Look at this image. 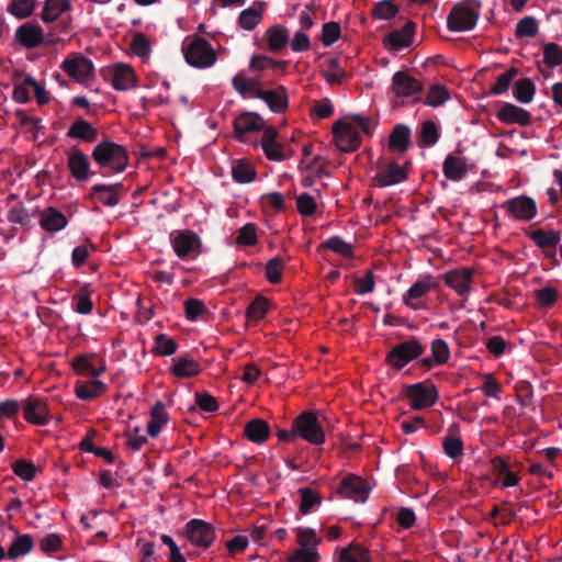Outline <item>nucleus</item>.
I'll return each mask as SVG.
<instances>
[{
	"mask_svg": "<svg viewBox=\"0 0 562 562\" xmlns=\"http://www.w3.org/2000/svg\"><path fill=\"white\" fill-rule=\"evenodd\" d=\"M334 143L344 153L357 150L362 142V135L371 134L369 120L359 116H345L333 126Z\"/></svg>",
	"mask_w": 562,
	"mask_h": 562,
	"instance_id": "obj_1",
	"label": "nucleus"
},
{
	"mask_svg": "<svg viewBox=\"0 0 562 562\" xmlns=\"http://www.w3.org/2000/svg\"><path fill=\"white\" fill-rule=\"evenodd\" d=\"M186 61L194 68L206 69L217 61V53L212 44L196 34L188 35L181 45Z\"/></svg>",
	"mask_w": 562,
	"mask_h": 562,
	"instance_id": "obj_2",
	"label": "nucleus"
},
{
	"mask_svg": "<svg viewBox=\"0 0 562 562\" xmlns=\"http://www.w3.org/2000/svg\"><path fill=\"white\" fill-rule=\"evenodd\" d=\"M92 158L99 167L115 173L124 171L130 161L126 148L110 139H103L94 146Z\"/></svg>",
	"mask_w": 562,
	"mask_h": 562,
	"instance_id": "obj_3",
	"label": "nucleus"
},
{
	"mask_svg": "<svg viewBox=\"0 0 562 562\" xmlns=\"http://www.w3.org/2000/svg\"><path fill=\"white\" fill-rule=\"evenodd\" d=\"M297 548L286 559V562H318L321 559L318 546L322 537L311 527H297L294 530Z\"/></svg>",
	"mask_w": 562,
	"mask_h": 562,
	"instance_id": "obj_4",
	"label": "nucleus"
},
{
	"mask_svg": "<svg viewBox=\"0 0 562 562\" xmlns=\"http://www.w3.org/2000/svg\"><path fill=\"white\" fill-rule=\"evenodd\" d=\"M481 5L476 1H462L453 5L447 23L448 27L454 32H467L472 30L479 20Z\"/></svg>",
	"mask_w": 562,
	"mask_h": 562,
	"instance_id": "obj_5",
	"label": "nucleus"
},
{
	"mask_svg": "<svg viewBox=\"0 0 562 562\" xmlns=\"http://www.w3.org/2000/svg\"><path fill=\"white\" fill-rule=\"evenodd\" d=\"M403 395L414 411L431 407L439 398L437 387L431 382H417L403 387Z\"/></svg>",
	"mask_w": 562,
	"mask_h": 562,
	"instance_id": "obj_6",
	"label": "nucleus"
},
{
	"mask_svg": "<svg viewBox=\"0 0 562 562\" xmlns=\"http://www.w3.org/2000/svg\"><path fill=\"white\" fill-rule=\"evenodd\" d=\"M293 429L297 437L319 446L325 442L326 436L317 416L312 412H303L293 420Z\"/></svg>",
	"mask_w": 562,
	"mask_h": 562,
	"instance_id": "obj_7",
	"label": "nucleus"
},
{
	"mask_svg": "<svg viewBox=\"0 0 562 562\" xmlns=\"http://www.w3.org/2000/svg\"><path fill=\"white\" fill-rule=\"evenodd\" d=\"M61 70L74 81L86 83L94 76L93 63L80 53L69 54L60 65Z\"/></svg>",
	"mask_w": 562,
	"mask_h": 562,
	"instance_id": "obj_8",
	"label": "nucleus"
},
{
	"mask_svg": "<svg viewBox=\"0 0 562 562\" xmlns=\"http://www.w3.org/2000/svg\"><path fill=\"white\" fill-rule=\"evenodd\" d=\"M173 251L181 259H194L201 254L202 243L192 231H175L170 234Z\"/></svg>",
	"mask_w": 562,
	"mask_h": 562,
	"instance_id": "obj_9",
	"label": "nucleus"
},
{
	"mask_svg": "<svg viewBox=\"0 0 562 562\" xmlns=\"http://www.w3.org/2000/svg\"><path fill=\"white\" fill-rule=\"evenodd\" d=\"M405 165H400L390 159L380 160L376 165V172L373 177V182L376 187L384 188L397 184L407 179L408 172Z\"/></svg>",
	"mask_w": 562,
	"mask_h": 562,
	"instance_id": "obj_10",
	"label": "nucleus"
},
{
	"mask_svg": "<svg viewBox=\"0 0 562 562\" xmlns=\"http://www.w3.org/2000/svg\"><path fill=\"white\" fill-rule=\"evenodd\" d=\"M424 353V347L417 339L403 341L394 346L386 356V363L396 370L403 369L411 361Z\"/></svg>",
	"mask_w": 562,
	"mask_h": 562,
	"instance_id": "obj_11",
	"label": "nucleus"
},
{
	"mask_svg": "<svg viewBox=\"0 0 562 562\" xmlns=\"http://www.w3.org/2000/svg\"><path fill=\"white\" fill-rule=\"evenodd\" d=\"M103 76L117 91L132 90L137 86V75L134 68L126 63H116L103 69Z\"/></svg>",
	"mask_w": 562,
	"mask_h": 562,
	"instance_id": "obj_12",
	"label": "nucleus"
},
{
	"mask_svg": "<svg viewBox=\"0 0 562 562\" xmlns=\"http://www.w3.org/2000/svg\"><path fill=\"white\" fill-rule=\"evenodd\" d=\"M260 146L268 160L283 161L293 156V150L285 143L279 140V133L272 126L263 130Z\"/></svg>",
	"mask_w": 562,
	"mask_h": 562,
	"instance_id": "obj_13",
	"label": "nucleus"
},
{
	"mask_svg": "<svg viewBox=\"0 0 562 562\" xmlns=\"http://www.w3.org/2000/svg\"><path fill=\"white\" fill-rule=\"evenodd\" d=\"M437 286L438 282L431 274H424L406 291L403 302L414 311L420 310L425 306L424 297Z\"/></svg>",
	"mask_w": 562,
	"mask_h": 562,
	"instance_id": "obj_14",
	"label": "nucleus"
},
{
	"mask_svg": "<svg viewBox=\"0 0 562 562\" xmlns=\"http://www.w3.org/2000/svg\"><path fill=\"white\" fill-rule=\"evenodd\" d=\"M501 207L509 217L520 222H530L538 214L536 201L527 195L509 199Z\"/></svg>",
	"mask_w": 562,
	"mask_h": 562,
	"instance_id": "obj_15",
	"label": "nucleus"
},
{
	"mask_svg": "<svg viewBox=\"0 0 562 562\" xmlns=\"http://www.w3.org/2000/svg\"><path fill=\"white\" fill-rule=\"evenodd\" d=\"M422 89V81L406 71H397L392 77L391 92L397 99L413 98V101L416 102L419 100L418 95Z\"/></svg>",
	"mask_w": 562,
	"mask_h": 562,
	"instance_id": "obj_16",
	"label": "nucleus"
},
{
	"mask_svg": "<svg viewBox=\"0 0 562 562\" xmlns=\"http://www.w3.org/2000/svg\"><path fill=\"white\" fill-rule=\"evenodd\" d=\"M71 369L77 375L98 378L106 370L105 361L97 353H83L76 356L70 362Z\"/></svg>",
	"mask_w": 562,
	"mask_h": 562,
	"instance_id": "obj_17",
	"label": "nucleus"
},
{
	"mask_svg": "<svg viewBox=\"0 0 562 562\" xmlns=\"http://www.w3.org/2000/svg\"><path fill=\"white\" fill-rule=\"evenodd\" d=\"M265 120L255 112H245L234 120V131L236 137L244 143L251 139L255 133L265 130Z\"/></svg>",
	"mask_w": 562,
	"mask_h": 562,
	"instance_id": "obj_18",
	"label": "nucleus"
},
{
	"mask_svg": "<svg viewBox=\"0 0 562 562\" xmlns=\"http://www.w3.org/2000/svg\"><path fill=\"white\" fill-rule=\"evenodd\" d=\"M186 536L191 544L209 548L215 540V529L202 519H191L186 525Z\"/></svg>",
	"mask_w": 562,
	"mask_h": 562,
	"instance_id": "obj_19",
	"label": "nucleus"
},
{
	"mask_svg": "<svg viewBox=\"0 0 562 562\" xmlns=\"http://www.w3.org/2000/svg\"><path fill=\"white\" fill-rule=\"evenodd\" d=\"M442 279L447 286L465 300L473 283V270L471 268H457L446 272Z\"/></svg>",
	"mask_w": 562,
	"mask_h": 562,
	"instance_id": "obj_20",
	"label": "nucleus"
},
{
	"mask_svg": "<svg viewBox=\"0 0 562 562\" xmlns=\"http://www.w3.org/2000/svg\"><path fill=\"white\" fill-rule=\"evenodd\" d=\"M415 29V23L406 22L403 27L394 30L383 37V46L390 52H398L409 47L413 43Z\"/></svg>",
	"mask_w": 562,
	"mask_h": 562,
	"instance_id": "obj_21",
	"label": "nucleus"
},
{
	"mask_svg": "<svg viewBox=\"0 0 562 562\" xmlns=\"http://www.w3.org/2000/svg\"><path fill=\"white\" fill-rule=\"evenodd\" d=\"M526 236L535 245L543 250L547 256L555 255V248L561 241V233L553 228H536L525 232Z\"/></svg>",
	"mask_w": 562,
	"mask_h": 562,
	"instance_id": "obj_22",
	"label": "nucleus"
},
{
	"mask_svg": "<svg viewBox=\"0 0 562 562\" xmlns=\"http://www.w3.org/2000/svg\"><path fill=\"white\" fill-rule=\"evenodd\" d=\"M337 493L355 502H364L369 495V487L361 477L349 474L340 481Z\"/></svg>",
	"mask_w": 562,
	"mask_h": 562,
	"instance_id": "obj_23",
	"label": "nucleus"
},
{
	"mask_svg": "<svg viewBox=\"0 0 562 562\" xmlns=\"http://www.w3.org/2000/svg\"><path fill=\"white\" fill-rule=\"evenodd\" d=\"M288 68V60L274 59L265 54L254 55L249 60V69L256 72H271L273 76H283Z\"/></svg>",
	"mask_w": 562,
	"mask_h": 562,
	"instance_id": "obj_24",
	"label": "nucleus"
},
{
	"mask_svg": "<svg viewBox=\"0 0 562 562\" xmlns=\"http://www.w3.org/2000/svg\"><path fill=\"white\" fill-rule=\"evenodd\" d=\"M67 166L71 177L78 181H86L90 177V161L88 156L79 148L72 147L66 153Z\"/></svg>",
	"mask_w": 562,
	"mask_h": 562,
	"instance_id": "obj_25",
	"label": "nucleus"
},
{
	"mask_svg": "<svg viewBox=\"0 0 562 562\" xmlns=\"http://www.w3.org/2000/svg\"><path fill=\"white\" fill-rule=\"evenodd\" d=\"M24 419L36 426H44L49 422V409L47 404L37 397H29L23 406Z\"/></svg>",
	"mask_w": 562,
	"mask_h": 562,
	"instance_id": "obj_26",
	"label": "nucleus"
},
{
	"mask_svg": "<svg viewBox=\"0 0 562 562\" xmlns=\"http://www.w3.org/2000/svg\"><path fill=\"white\" fill-rule=\"evenodd\" d=\"M15 41L29 49L38 47L44 42V30L37 23L26 22L16 29Z\"/></svg>",
	"mask_w": 562,
	"mask_h": 562,
	"instance_id": "obj_27",
	"label": "nucleus"
},
{
	"mask_svg": "<svg viewBox=\"0 0 562 562\" xmlns=\"http://www.w3.org/2000/svg\"><path fill=\"white\" fill-rule=\"evenodd\" d=\"M232 85L245 99H259L263 89L260 79L249 77L245 72L236 74L232 79Z\"/></svg>",
	"mask_w": 562,
	"mask_h": 562,
	"instance_id": "obj_28",
	"label": "nucleus"
},
{
	"mask_svg": "<svg viewBox=\"0 0 562 562\" xmlns=\"http://www.w3.org/2000/svg\"><path fill=\"white\" fill-rule=\"evenodd\" d=\"M269 52L277 53L286 47L290 32L283 24H273L266 29L262 35Z\"/></svg>",
	"mask_w": 562,
	"mask_h": 562,
	"instance_id": "obj_29",
	"label": "nucleus"
},
{
	"mask_svg": "<svg viewBox=\"0 0 562 562\" xmlns=\"http://www.w3.org/2000/svg\"><path fill=\"white\" fill-rule=\"evenodd\" d=\"M496 117L504 124H517L528 126L531 123V114L513 103H504L496 113Z\"/></svg>",
	"mask_w": 562,
	"mask_h": 562,
	"instance_id": "obj_30",
	"label": "nucleus"
},
{
	"mask_svg": "<svg viewBox=\"0 0 562 562\" xmlns=\"http://www.w3.org/2000/svg\"><path fill=\"white\" fill-rule=\"evenodd\" d=\"M122 184H94L90 189L89 198L105 205L115 206L120 201Z\"/></svg>",
	"mask_w": 562,
	"mask_h": 562,
	"instance_id": "obj_31",
	"label": "nucleus"
},
{
	"mask_svg": "<svg viewBox=\"0 0 562 562\" xmlns=\"http://www.w3.org/2000/svg\"><path fill=\"white\" fill-rule=\"evenodd\" d=\"M170 372L179 379L193 378L202 372V366L190 356L183 355L173 360Z\"/></svg>",
	"mask_w": 562,
	"mask_h": 562,
	"instance_id": "obj_32",
	"label": "nucleus"
},
{
	"mask_svg": "<svg viewBox=\"0 0 562 562\" xmlns=\"http://www.w3.org/2000/svg\"><path fill=\"white\" fill-rule=\"evenodd\" d=\"M106 392V385L98 378L91 380L77 381L75 384V394L79 400L91 401L102 396Z\"/></svg>",
	"mask_w": 562,
	"mask_h": 562,
	"instance_id": "obj_33",
	"label": "nucleus"
},
{
	"mask_svg": "<svg viewBox=\"0 0 562 562\" xmlns=\"http://www.w3.org/2000/svg\"><path fill=\"white\" fill-rule=\"evenodd\" d=\"M72 9L71 0H44L41 19L44 23H53Z\"/></svg>",
	"mask_w": 562,
	"mask_h": 562,
	"instance_id": "obj_34",
	"label": "nucleus"
},
{
	"mask_svg": "<svg viewBox=\"0 0 562 562\" xmlns=\"http://www.w3.org/2000/svg\"><path fill=\"white\" fill-rule=\"evenodd\" d=\"M443 175L451 181H460L468 172L467 159L461 155L450 154L442 166Z\"/></svg>",
	"mask_w": 562,
	"mask_h": 562,
	"instance_id": "obj_35",
	"label": "nucleus"
},
{
	"mask_svg": "<svg viewBox=\"0 0 562 562\" xmlns=\"http://www.w3.org/2000/svg\"><path fill=\"white\" fill-rule=\"evenodd\" d=\"M168 423L169 414L166 411L165 404L160 401L156 402L150 409L146 432L151 438H156Z\"/></svg>",
	"mask_w": 562,
	"mask_h": 562,
	"instance_id": "obj_36",
	"label": "nucleus"
},
{
	"mask_svg": "<svg viewBox=\"0 0 562 562\" xmlns=\"http://www.w3.org/2000/svg\"><path fill=\"white\" fill-rule=\"evenodd\" d=\"M266 2H255L249 8L243 10L238 16V25L246 31L254 30L263 19Z\"/></svg>",
	"mask_w": 562,
	"mask_h": 562,
	"instance_id": "obj_37",
	"label": "nucleus"
},
{
	"mask_svg": "<svg viewBox=\"0 0 562 562\" xmlns=\"http://www.w3.org/2000/svg\"><path fill=\"white\" fill-rule=\"evenodd\" d=\"M67 137L85 143H93L98 138V130L90 122L78 119L68 128Z\"/></svg>",
	"mask_w": 562,
	"mask_h": 562,
	"instance_id": "obj_38",
	"label": "nucleus"
},
{
	"mask_svg": "<svg viewBox=\"0 0 562 562\" xmlns=\"http://www.w3.org/2000/svg\"><path fill=\"white\" fill-rule=\"evenodd\" d=\"M94 290L91 284L81 285L71 297V305L75 312L88 315L93 310L92 295Z\"/></svg>",
	"mask_w": 562,
	"mask_h": 562,
	"instance_id": "obj_39",
	"label": "nucleus"
},
{
	"mask_svg": "<svg viewBox=\"0 0 562 562\" xmlns=\"http://www.w3.org/2000/svg\"><path fill=\"white\" fill-rule=\"evenodd\" d=\"M339 562H370V551L358 542H352L345 548L336 549Z\"/></svg>",
	"mask_w": 562,
	"mask_h": 562,
	"instance_id": "obj_40",
	"label": "nucleus"
},
{
	"mask_svg": "<svg viewBox=\"0 0 562 562\" xmlns=\"http://www.w3.org/2000/svg\"><path fill=\"white\" fill-rule=\"evenodd\" d=\"M259 99L263 100L269 109L276 113H282L288 108V94L284 87L271 90L262 89Z\"/></svg>",
	"mask_w": 562,
	"mask_h": 562,
	"instance_id": "obj_41",
	"label": "nucleus"
},
{
	"mask_svg": "<svg viewBox=\"0 0 562 562\" xmlns=\"http://www.w3.org/2000/svg\"><path fill=\"white\" fill-rule=\"evenodd\" d=\"M244 435L251 442L263 443L270 435L269 424L261 418L251 419L245 425Z\"/></svg>",
	"mask_w": 562,
	"mask_h": 562,
	"instance_id": "obj_42",
	"label": "nucleus"
},
{
	"mask_svg": "<svg viewBox=\"0 0 562 562\" xmlns=\"http://www.w3.org/2000/svg\"><path fill=\"white\" fill-rule=\"evenodd\" d=\"M40 224L45 231L58 232L67 225V218L56 209L48 207L41 213Z\"/></svg>",
	"mask_w": 562,
	"mask_h": 562,
	"instance_id": "obj_43",
	"label": "nucleus"
},
{
	"mask_svg": "<svg viewBox=\"0 0 562 562\" xmlns=\"http://www.w3.org/2000/svg\"><path fill=\"white\" fill-rule=\"evenodd\" d=\"M297 494L300 496L299 510L302 515L310 514L322 504V496L315 488L301 487L297 490Z\"/></svg>",
	"mask_w": 562,
	"mask_h": 562,
	"instance_id": "obj_44",
	"label": "nucleus"
},
{
	"mask_svg": "<svg viewBox=\"0 0 562 562\" xmlns=\"http://www.w3.org/2000/svg\"><path fill=\"white\" fill-rule=\"evenodd\" d=\"M256 175V169L250 161L240 159L233 162L232 176L236 182L249 183L255 180Z\"/></svg>",
	"mask_w": 562,
	"mask_h": 562,
	"instance_id": "obj_45",
	"label": "nucleus"
},
{
	"mask_svg": "<svg viewBox=\"0 0 562 562\" xmlns=\"http://www.w3.org/2000/svg\"><path fill=\"white\" fill-rule=\"evenodd\" d=\"M450 97V91L446 86L435 83L428 88L424 98V103L431 108H438L446 103Z\"/></svg>",
	"mask_w": 562,
	"mask_h": 562,
	"instance_id": "obj_46",
	"label": "nucleus"
},
{
	"mask_svg": "<svg viewBox=\"0 0 562 562\" xmlns=\"http://www.w3.org/2000/svg\"><path fill=\"white\" fill-rule=\"evenodd\" d=\"M536 93V86L529 78L518 79L513 86V94L520 103H530Z\"/></svg>",
	"mask_w": 562,
	"mask_h": 562,
	"instance_id": "obj_47",
	"label": "nucleus"
},
{
	"mask_svg": "<svg viewBox=\"0 0 562 562\" xmlns=\"http://www.w3.org/2000/svg\"><path fill=\"white\" fill-rule=\"evenodd\" d=\"M270 301L261 295L256 296V299L249 304L246 311V317L249 323H258L270 310Z\"/></svg>",
	"mask_w": 562,
	"mask_h": 562,
	"instance_id": "obj_48",
	"label": "nucleus"
},
{
	"mask_svg": "<svg viewBox=\"0 0 562 562\" xmlns=\"http://www.w3.org/2000/svg\"><path fill=\"white\" fill-rule=\"evenodd\" d=\"M36 7V0H10L7 12L19 20L30 18Z\"/></svg>",
	"mask_w": 562,
	"mask_h": 562,
	"instance_id": "obj_49",
	"label": "nucleus"
},
{
	"mask_svg": "<svg viewBox=\"0 0 562 562\" xmlns=\"http://www.w3.org/2000/svg\"><path fill=\"white\" fill-rule=\"evenodd\" d=\"M411 131L404 125H396L389 137V146L397 151H405L409 144Z\"/></svg>",
	"mask_w": 562,
	"mask_h": 562,
	"instance_id": "obj_50",
	"label": "nucleus"
},
{
	"mask_svg": "<svg viewBox=\"0 0 562 562\" xmlns=\"http://www.w3.org/2000/svg\"><path fill=\"white\" fill-rule=\"evenodd\" d=\"M321 71L325 79L331 85L340 82L345 74L338 63V59L331 56L325 57Z\"/></svg>",
	"mask_w": 562,
	"mask_h": 562,
	"instance_id": "obj_51",
	"label": "nucleus"
},
{
	"mask_svg": "<svg viewBox=\"0 0 562 562\" xmlns=\"http://www.w3.org/2000/svg\"><path fill=\"white\" fill-rule=\"evenodd\" d=\"M178 345L173 338L167 336L166 334H158L155 337L153 353L160 357H168L173 355L177 351Z\"/></svg>",
	"mask_w": 562,
	"mask_h": 562,
	"instance_id": "obj_52",
	"label": "nucleus"
},
{
	"mask_svg": "<svg viewBox=\"0 0 562 562\" xmlns=\"http://www.w3.org/2000/svg\"><path fill=\"white\" fill-rule=\"evenodd\" d=\"M258 227L254 223H247L241 226L236 236V244L243 247H252L258 244Z\"/></svg>",
	"mask_w": 562,
	"mask_h": 562,
	"instance_id": "obj_53",
	"label": "nucleus"
},
{
	"mask_svg": "<svg viewBox=\"0 0 562 562\" xmlns=\"http://www.w3.org/2000/svg\"><path fill=\"white\" fill-rule=\"evenodd\" d=\"M35 80L26 76L21 82L14 85L13 99L19 103H26L31 100Z\"/></svg>",
	"mask_w": 562,
	"mask_h": 562,
	"instance_id": "obj_54",
	"label": "nucleus"
},
{
	"mask_svg": "<svg viewBox=\"0 0 562 562\" xmlns=\"http://www.w3.org/2000/svg\"><path fill=\"white\" fill-rule=\"evenodd\" d=\"M33 548V540L29 535H20L11 543L8 555L10 559H16L29 553Z\"/></svg>",
	"mask_w": 562,
	"mask_h": 562,
	"instance_id": "obj_55",
	"label": "nucleus"
},
{
	"mask_svg": "<svg viewBox=\"0 0 562 562\" xmlns=\"http://www.w3.org/2000/svg\"><path fill=\"white\" fill-rule=\"evenodd\" d=\"M537 304L543 308L552 307L559 299V291L555 288L546 286L533 291Z\"/></svg>",
	"mask_w": 562,
	"mask_h": 562,
	"instance_id": "obj_56",
	"label": "nucleus"
},
{
	"mask_svg": "<svg viewBox=\"0 0 562 562\" xmlns=\"http://www.w3.org/2000/svg\"><path fill=\"white\" fill-rule=\"evenodd\" d=\"M442 448L445 453L452 459L460 458L463 454V442L461 438L452 434L451 430L443 438Z\"/></svg>",
	"mask_w": 562,
	"mask_h": 562,
	"instance_id": "obj_57",
	"label": "nucleus"
},
{
	"mask_svg": "<svg viewBox=\"0 0 562 562\" xmlns=\"http://www.w3.org/2000/svg\"><path fill=\"white\" fill-rule=\"evenodd\" d=\"M130 48L135 56L143 60L148 58L151 49L148 37L143 33H136L133 36Z\"/></svg>",
	"mask_w": 562,
	"mask_h": 562,
	"instance_id": "obj_58",
	"label": "nucleus"
},
{
	"mask_svg": "<svg viewBox=\"0 0 562 562\" xmlns=\"http://www.w3.org/2000/svg\"><path fill=\"white\" fill-rule=\"evenodd\" d=\"M323 246L344 258L351 259L353 257L352 246L338 236L330 237Z\"/></svg>",
	"mask_w": 562,
	"mask_h": 562,
	"instance_id": "obj_59",
	"label": "nucleus"
},
{
	"mask_svg": "<svg viewBox=\"0 0 562 562\" xmlns=\"http://www.w3.org/2000/svg\"><path fill=\"white\" fill-rule=\"evenodd\" d=\"M283 270H284V261L280 257L272 258L266 263V269H265L266 279L270 283L277 284V283L281 282V280H282Z\"/></svg>",
	"mask_w": 562,
	"mask_h": 562,
	"instance_id": "obj_60",
	"label": "nucleus"
},
{
	"mask_svg": "<svg viewBox=\"0 0 562 562\" xmlns=\"http://www.w3.org/2000/svg\"><path fill=\"white\" fill-rule=\"evenodd\" d=\"M517 75V69L512 67L505 72L501 74L495 83L490 88V94L498 95L505 93L509 87L512 81Z\"/></svg>",
	"mask_w": 562,
	"mask_h": 562,
	"instance_id": "obj_61",
	"label": "nucleus"
},
{
	"mask_svg": "<svg viewBox=\"0 0 562 562\" xmlns=\"http://www.w3.org/2000/svg\"><path fill=\"white\" fill-rule=\"evenodd\" d=\"M95 246L91 241H86L83 245L77 246L71 254V263L75 268H80L87 261L92 252L95 251Z\"/></svg>",
	"mask_w": 562,
	"mask_h": 562,
	"instance_id": "obj_62",
	"label": "nucleus"
},
{
	"mask_svg": "<svg viewBox=\"0 0 562 562\" xmlns=\"http://www.w3.org/2000/svg\"><path fill=\"white\" fill-rule=\"evenodd\" d=\"M538 29V22L533 16H525L517 23L515 33L517 37H535Z\"/></svg>",
	"mask_w": 562,
	"mask_h": 562,
	"instance_id": "obj_63",
	"label": "nucleus"
},
{
	"mask_svg": "<svg viewBox=\"0 0 562 562\" xmlns=\"http://www.w3.org/2000/svg\"><path fill=\"white\" fill-rule=\"evenodd\" d=\"M543 63L550 68L562 64V48L555 43L546 44L543 47Z\"/></svg>",
	"mask_w": 562,
	"mask_h": 562,
	"instance_id": "obj_64",
	"label": "nucleus"
}]
</instances>
